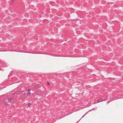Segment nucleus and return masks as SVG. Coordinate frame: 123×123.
I'll use <instances>...</instances> for the list:
<instances>
[{
    "label": "nucleus",
    "instance_id": "nucleus-1",
    "mask_svg": "<svg viewBox=\"0 0 123 123\" xmlns=\"http://www.w3.org/2000/svg\"><path fill=\"white\" fill-rule=\"evenodd\" d=\"M104 101L105 100H103V99L102 98H99L97 100L96 103H98Z\"/></svg>",
    "mask_w": 123,
    "mask_h": 123
},
{
    "label": "nucleus",
    "instance_id": "nucleus-2",
    "mask_svg": "<svg viewBox=\"0 0 123 123\" xmlns=\"http://www.w3.org/2000/svg\"><path fill=\"white\" fill-rule=\"evenodd\" d=\"M12 100V99L11 98H7L6 99V101H8V102H10Z\"/></svg>",
    "mask_w": 123,
    "mask_h": 123
},
{
    "label": "nucleus",
    "instance_id": "nucleus-3",
    "mask_svg": "<svg viewBox=\"0 0 123 123\" xmlns=\"http://www.w3.org/2000/svg\"><path fill=\"white\" fill-rule=\"evenodd\" d=\"M31 94V93L30 92H28L27 93V95L28 96H30Z\"/></svg>",
    "mask_w": 123,
    "mask_h": 123
},
{
    "label": "nucleus",
    "instance_id": "nucleus-4",
    "mask_svg": "<svg viewBox=\"0 0 123 123\" xmlns=\"http://www.w3.org/2000/svg\"><path fill=\"white\" fill-rule=\"evenodd\" d=\"M3 66H4V67H7V65L6 64V63H4V64L3 65Z\"/></svg>",
    "mask_w": 123,
    "mask_h": 123
},
{
    "label": "nucleus",
    "instance_id": "nucleus-5",
    "mask_svg": "<svg viewBox=\"0 0 123 123\" xmlns=\"http://www.w3.org/2000/svg\"><path fill=\"white\" fill-rule=\"evenodd\" d=\"M95 109H96L97 108H92V109L89 110V111H91L92 110H94Z\"/></svg>",
    "mask_w": 123,
    "mask_h": 123
},
{
    "label": "nucleus",
    "instance_id": "nucleus-6",
    "mask_svg": "<svg viewBox=\"0 0 123 123\" xmlns=\"http://www.w3.org/2000/svg\"><path fill=\"white\" fill-rule=\"evenodd\" d=\"M31 105V103H28V106H29H29H30Z\"/></svg>",
    "mask_w": 123,
    "mask_h": 123
},
{
    "label": "nucleus",
    "instance_id": "nucleus-7",
    "mask_svg": "<svg viewBox=\"0 0 123 123\" xmlns=\"http://www.w3.org/2000/svg\"><path fill=\"white\" fill-rule=\"evenodd\" d=\"M90 111H89H89H87V112L85 114V115H86L87 114H88L89 112H90Z\"/></svg>",
    "mask_w": 123,
    "mask_h": 123
},
{
    "label": "nucleus",
    "instance_id": "nucleus-8",
    "mask_svg": "<svg viewBox=\"0 0 123 123\" xmlns=\"http://www.w3.org/2000/svg\"><path fill=\"white\" fill-rule=\"evenodd\" d=\"M4 104L5 105H7V103L6 102H4Z\"/></svg>",
    "mask_w": 123,
    "mask_h": 123
},
{
    "label": "nucleus",
    "instance_id": "nucleus-9",
    "mask_svg": "<svg viewBox=\"0 0 123 123\" xmlns=\"http://www.w3.org/2000/svg\"><path fill=\"white\" fill-rule=\"evenodd\" d=\"M86 115L84 114V115L82 116V117L80 119V120L83 117Z\"/></svg>",
    "mask_w": 123,
    "mask_h": 123
},
{
    "label": "nucleus",
    "instance_id": "nucleus-10",
    "mask_svg": "<svg viewBox=\"0 0 123 123\" xmlns=\"http://www.w3.org/2000/svg\"><path fill=\"white\" fill-rule=\"evenodd\" d=\"M31 90V89H28L27 90V91L28 92H29Z\"/></svg>",
    "mask_w": 123,
    "mask_h": 123
},
{
    "label": "nucleus",
    "instance_id": "nucleus-11",
    "mask_svg": "<svg viewBox=\"0 0 123 123\" xmlns=\"http://www.w3.org/2000/svg\"><path fill=\"white\" fill-rule=\"evenodd\" d=\"M80 121V120H79L77 122H76V123H78V122H79Z\"/></svg>",
    "mask_w": 123,
    "mask_h": 123
},
{
    "label": "nucleus",
    "instance_id": "nucleus-12",
    "mask_svg": "<svg viewBox=\"0 0 123 123\" xmlns=\"http://www.w3.org/2000/svg\"><path fill=\"white\" fill-rule=\"evenodd\" d=\"M47 84H48V85H49V82H47Z\"/></svg>",
    "mask_w": 123,
    "mask_h": 123
},
{
    "label": "nucleus",
    "instance_id": "nucleus-13",
    "mask_svg": "<svg viewBox=\"0 0 123 123\" xmlns=\"http://www.w3.org/2000/svg\"><path fill=\"white\" fill-rule=\"evenodd\" d=\"M67 114L66 115H69V114Z\"/></svg>",
    "mask_w": 123,
    "mask_h": 123
},
{
    "label": "nucleus",
    "instance_id": "nucleus-14",
    "mask_svg": "<svg viewBox=\"0 0 123 123\" xmlns=\"http://www.w3.org/2000/svg\"><path fill=\"white\" fill-rule=\"evenodd\" d=\"M118 98L117 99H119V98Z\"/></svg>",
    "mask_w": 123,
    "mask_h": 123
},
{
    "label": "nucleus",
    "instance_id": "nucleus-15",
    "mask_svg": "<svg viewBox=\"0 0 123 123\" xmlns=\"http://www.w3.org/2000/svg\"><path fill=\"white\" fill-rule=\"evenodd\" d=\"M14 94H15V93H14Z\"/></svg>",
    "mask_w": 123,
    "mask_h": 123
}]
</instances>
